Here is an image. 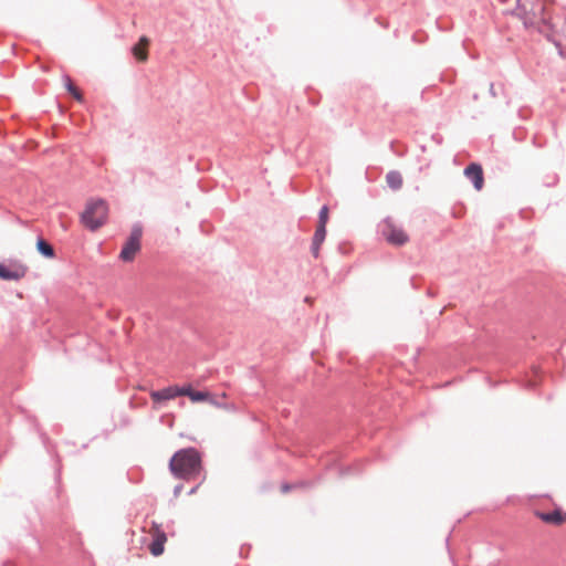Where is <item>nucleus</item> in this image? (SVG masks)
Listing matches in <instances>:
<instances>
[{
	"mask_svg": "<svg viewBox=\"0 0 566 566\" xmlns=\"http://www.w3.org/2000/svg\"><path fill=\"white\" fill-rule=\"evenodd\" d=\"M169 469L174 476L186 481L198 478L202 471L200 452L195 448H185L177 451L169 461Z\"/></svg>",
	"mask_w": 566,
	"mask_h": 566,
	"instance_id": "obj_1",
	"label": "nucleus"
},
{
	"mask_svg": "<svg viewBox=\"0 0 566 566\" xmlns=\"http://www.w3.org/2000/svg\"><path fill=\"white\" fill-rule=\"evenodd\" d=\"M108 218V206L104 199H91L81 213V223L90 231L95 232L102 228Z\"/></svg>",
	"mask_w": 566,
	"mask_h": 566,
	"instance_id": "obj_2",
	"label": "nucleus"
},
{
	"mask_svg": "<svg viewBox=\"0 0 566 566\" xmlns=\"http://www.w3.org/2000/svg\"><path fill=\"white\" fill-rule=\"evenodd\" d=\"M142 226L135 224L129 239L125 242L119 253L123 262H132L140 249Z\"/></svg>",
	"mask_w": 566,
	"mask_h": 566,
	"instance_id": "obj_3",
	"label": "nucleus"
},
{
	"mask_svg": "<svg viewBox=\"0 0 566 566\" xmlns=\"http://www.w3.org/2000/svg\"><path fill=\"white\" fill-rule=\"evenodd\" d=\"M517 10L524 20V24L527 27H535L541 22H546L544 17L545 6L543 3L532 4L530 9H527L526 3H521Z\"/></svg>",
	"mask_w": 566,
	"mask_h": 566,
	"instance_id": "obj_4",
	"label": "nucleus"
},
{
	"mask_svg": "<svg viewBox=\"0 0 566 566\" xmlns=\"http://www.w3.org/2000/svg\"><path fill=\"white\" fill-rule=\"evenodd\" d=\"M382 234L389 243L395 245H402L408 241L407 233L390 221H386Z\"/></svg>",
	"mask_w": 566,
	"mask_h": 566,
	"instance_id": "obj_5",
	"label": "nucleus"
},
{
	"mask_svg": "<svg viewBox=\"0 0 566 566\" xmlns=\"http://www.w3.org/2000/svg\"><path fill=\"white\" fill-rule=\"evenodd\" d=\"M149 534L151 536V542L148 546L149 552L154 556L161 555L164 553V545L167 542L166 533L158 525H154L149 530Z\"/></svg>",
	"mask_w": 566,
	"mask_h": 566,
	"instance_id": "obj_6",
	"label": "nucleus"
},
{
	"mask_svg": "<svg viewBox=\"0 0 566 566\" xmlns=\"http://www.w3.org/2000/svg\"><path fill=\"white\" fill-rule=\"evenodd\" d=\"M464 175L470 179L474 188L480 191L484 185L483 169L480 164L472 163L464 169Z\"/></svg>",
	"mask_w": 566,
	"mask_h": 566,
	"instance_id": "obj_7",
	"label": "nucleus"
},
{
	"mask_svg": "<svg viewBox=\"0 0 566 566\" xmlns=\"http://www.w3.org/2000/svg\"><path fill=\"white\" fill-rule=\"evenodd\" d=\"M27 273V268L19 265L15 269H11L8 265L0 263V279L6 281H18L22 279Z\"/></svg>",
	"mask_w": 566,
	"mask_h": 566,
	"instance_id": "obj_8",
	"label": "nucleus"
},
{
	"mask_svg": "<svg viewBox=\"0 0 566 566\" xmlns=\"http://www.w3.org/2000/svg\"><path fill=\"white\" fill-rule=\"evenodd\" d=\"M177 396H180V388L178 387H167L161 390L150 392V397L155 405L174 399Z\"/></svg>",
	"mask_w": 566,
	"mask_h": 566,
	"instance_id": "obj_9",
	"label": "nucleus"
},
{
	"mask_svg": "<svg viewBox=\"0 0 566 566\" xmlns=\"http://www.w3.org/2000/svg\"><path fill=\"white\" fill-rule=\"evenodd\" d=\"M536 516L542 520L544 523L552 524V525H563L566 523V513L562 512L560 510H555L553 512L544 513V512H536Z\"/></svg>",
	"mask_w": 566,
	"mask_h": 566,
	"instance_id": "obj_10",
	"label": "nucleus"
},
{
	"mask_svg": "<svg viewBox=\"0 0 566 566\" xmlns=\"http://www.w3.org/2000/svg\"><path fill=\"white\" fill-rule=\"evenodd\" d=\"M209 391H196L190 386L180 388V396H187L192 402L209 401Z\"/></svg>",
	"mask_w": 566,
	"mask_h": 566,
	"instance_id": "obj_11",
	"label": "nucleus"
},
{
	"mask_svg": "<svg viewBox=\"0 0 566 566\" xmlns=\"http://www.w3.org/2000/svg\"><path fill=\"white\" fill-rule=\"evenodd\" d=\"M36 250L44 258H48V259L55 258V250H54L53 245L49 241L43 239L42 237H39L36 240Z\"/></svg>",
	"mask_w": 566,
	"mask_h": 566,
	"instance_id": "obj_12",
	"label": "nucleus"
},
{
	"mask_svg": "<svg viewBox=\"0 0 566 566\" xmlns=\"http://www.w3.org/2000/svg\"><path fill=\"white\" fill-rule=\"evenodd\" d=\"M386 181L392 190H398L402 186V176L398 171H389L386 176Z\"/></svg>",
	"mask_w": 566,
	"mask_h": 566,
	"instance_id": "obj_13",
	"label": "nucleus"
},
{
	"mask_svg": "<svg viewBox=\"0 0 566 566\" xmlns=\"http://www.w3.org/2000/svg\"><path fill=\"white\" fill-rule=\"evenodd\" d=\"M208 402L210 405H212V406H214L217 408L223 409V410H228V411H234L235 410L234 405L226 402V401L218 400L216 398V396H213L212 394L210 395V399H209Z\"/></svg>",
	"mask_w": 566,
	"mask_h": 566,
	"instance_id": "obj_14",
	"label": "nucleus"
},
{
	"mask_svg": "<svg viewBox=\"0 0 566 566\" xmlns=\"http://www.w3.org/2000/svg\"><path fill=\"white\" fill-rule=\"evenodd\" d=\"M66 90L67 92L74 97L76 98L77 101H81L82 99V94L81 92L78 91V88L73 84V82L71 81V78L69 76H66Z\"/></svg>",
	"mask_w": 566,
	"mask_h": 566,
	"instance_id": "obj_15",
	"label": "nucleus"
},
{
	"mask_svg": "<svg viewBox=\"0 0 566 566\" xmlns=\"http://www.w3.org/2000/svg\"><path fill=\"white\" fill-rule=\"evenodd\" d=\"M325 235H326V228L317 226V229L313 237V243L322 244L323 241L325 240Z\"/></svg>",
	"mask_w": 566,
	"mask_h": 566,
	"instance_id": "obj_16",
	"label": "nucleus"
},
{
	"mask_svg": "<svg viewBox=\"0 0 566 566\" xmlns=\"http://www.w3.org/2000/svg\"><path fill=\"white\" fill-rule=\"evenodd\" d=\"M132 54L136 61H142V36H139V39L133 45Z\"/></svg>",
	"mask_w": 566,
	"mask_h": 566,
	"instance_id": "obj_17",
	"label": "nucleus"
},
{
	"mask_svg": "<svg viewBox=\"0 0 566 566\" xmlns=\"http://www.w3.org/2000/svg\"><path fill=\"white\" fill-rule=\"evenodd\" d=\"M328 208L327 206H324L319 211V220H318V227H325L328 221Z\"/></svg>",
	"mask_w": 566,
	"mask_h": 566,
	"instance_id": "obj_18",
	"label": "nucleus"
},
{
	"mask_svg": "<svg viewBox=\"0 0 566 566\" xmlns=\"http://www.w3.org/2000/svg\"><path fill=\"white\" fill-rule=\"evenodd\" d=\"M127 478L128 480L136 484L139 482V471L137 469H130L127 471Z\"/></svg>",
	"mask_w": 566,
	"mask_h": 566,
	"instance_id": "obj_19",
	"label": "nucleus"
},
{
	"mask_svg": "<svg viewBox=\"0 0 566 566\" xmlns=\"http://www.w3.org/2000/svg\"><path fill=\"white\" fill-rule=\"evenodd\" d=\"M321 244L312 243V253L314 258H318Z\"/></svg>",
	"mask_w": 566,
	"mask_h": 566,
	"instance_id": "obj_20",
	"label": "nucleus"
},
{
	"mask_svg": "<svg viewBox=\"0 0 566 566\" xmlns=\"http://www.w3.org/2000/svg\"><path fill=\"white\" fill-rule=\"evenodd\" d=\"M129 403H130V406H132L133 408H136V407L138 406V403L136 402V398H135V397H132V398L129 399Z\"/></svg>",
	"mask_w": 566,
	"mask_h": 566,
	"instance_id": "obj_21",
	"label": "nucleus"
},
{
	"mask_svg": "<svg viewBox=\"0 0 566 566\" xmlns=\"http://www.w3.org/2000/svg\"><path fill=\"white\" fill-rule=\"evenodd\" d=\"M146 44H147V41H146V39L144 38V48L146 46ZM146 57H147V56H146V52L144 51V55H143L144 61L146 60Z\"/></svg>",
	"mask_w": 566,
	"mask_h": 566,
	"instance_id": "obj_22",
	"label": "nucleus"
},
{
	"mask_svg": "<svg viewBox=\"0 0 566 566\" xmlns=\"http://www.w3.org/2000/svg\"><path fill=\"white\" fill-rule=\"evenodd\" d=\"M135 388L138 389V390H142V384L139 381H137L135 384Z\"/></svg>",
	"mask_w": 566,
	"mask_h": 566,
	"instance_id": "obj_23",
	"label": "nucleus"
},
{
	"mask_svg": "<svg viewBox=\"0 0 566 566\" xmlns=\"http://www.w3.org/2000/svg\"><path fill=\"white\" fill-rule=\"evenodd\" d=\"M221 398H222V399H226V398H227V394H226V392H223V394L221 395Z\"/></svg>",
	"mask_w": 566,
	"mask_h": 566,
	"instance_id": "obj_24",
	"label": "nucleus"
}]
</instances>
